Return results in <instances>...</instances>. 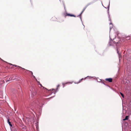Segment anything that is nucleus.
<instances>
[{
  "label": "nucleus",
  "instance_id": "f257e3e1",
  "mask_svg": "<svg viewBox=\"0 0 131 131\" xmlns=\"http://www.w3.org/2000/svg\"><path fill=\"white\" fill-rule=\"evenodd\" d=\"M123 114L126 113L131 114V107H122Z\"/></svg>",
  "mask_w": 131,
  "mask_h": 131
},
{
  "label": "nucleus",
  "instance_id": "f03ea898",
  "mask_svg": "<svg viewBox=\"0 0 131 131\" xmlns=\"http://www.w3.org/2000/svg\"><path fill=\"white\" fill-rule=\"evenodd\" d=\"M42 107H35V110L36 112H34L35 114L36 113L38 114V116L39 117L41 115V114Z\"/></svg>",
  "mask_w": 131,
  "mask_h": 131
},
{
  "label": "nucleus",
  "instance_id": "7ed1b4c3",
  "mask_svg": "<svg viewBox=\"0 0 131 131\" xmlns=\"http://www.w3.org/2000/svg\"><path fill=\"white\" fill-rule=\"evenodd\" d=\"M6 118L7 119V122L9 124L10 128L13 126V125L12 124L11 122L10 121L11 120V119L9 117L8 118L7 117Z\"/></svg>",
  "mask_w": 131,
  "mask_h": 131
},
{
  "label": "nucleus",
  "instance_id": "20e7f679",
  "mask_svg": "<svg viewBox=\"0 0 131 131\" xmlns=\"http://www.w3.org/2000/svg\"><path fill=\"white\" fill-rule=\"evenodd\" d=\"M35 126L36 127V130L37 131H39V122L38 121H36L35 124Z\"/></svg>",
  "mask_w": 131,
  "mask_h": 131
},
{
  "label": "nucleus",
  "instance_id": "39448f33",
  "mask_svg": "<svg viewBox=\"0 0 131 131\" xmlns=\"http://www.w3.org/2000/svg\"><path fill=\"white\" fill-rule=\"evenodd\" d=\"M92 3H88L84 7V8H83V10L82 11V12L81 13L80 15H81L82 13H83V12L86 9V8L89 5H91L92 4Z\"/></svg>",
  "mask_w": 131,
  "mask_h": 131
},
{
  "label": "nucleus",
  "instance_id": "423d86ee",
  "mask_svg": "<svg viewBox=\"0 0 131 131\" xmlns=\"http://www.w3.org/2000/svg\"><path fill=\"white\" fill-rule=\"evenodd\" d=\"M60 86V85H58L57 86V88L56 89V90H55L52 89L51 90H50V91H53V92H53V91H54V93H55L56 92V91H57L58 90V88Z\"/></svg>",
  "mask_w": 131,
  "mask_h": 131
},
{
  "label": "nucleus",
  "instance_id": "0eeeda50",
  "mask_svg": "<svg viewBox=\"0 0 131 131\" xmlns=\"http://www.w3.org/2000/svg\"><path fill=\"white\" fill-rule=\"evenodd\" d=\"M67 16H71V17H76V16L74 15L73 14H68V13H67L66 15H65V16H64L66 18Z\"/></svg>",
  "mask_w": 131,
  "mask_h": 131
},
{
  "label": "nucleus",
  "instance_id": "6e6552de",
  "mask_svg": "<svg viewBox=\"0 0 131 131\" xmlns=\"http://www.w3.org/2000/svg\"><path fill=\"white\" fill-rule=\"evenodd\" d=\"M105 80L109 82H112V79L111 78H106Z\"/></svg>",
  "mask_w": 131,
  "mask_h": 131
},
{
  "label": "nucleus",
  "instance_id": "1a4fd4ad",
  "mask_svg": "<svg viewBox=\"0 0 131 131\" xmlns=\"http://www.w3.org/2000/svg\"><path fill=\"white\" fill-rule=\"evenodd\" d=\"M10 129L11 131H17L15 127L14 126H13L10 128Z\"/></svg>",
  "mask_w": 131,
  "mask_h": 131
},
{
  "label": "nucleus",
  "instance_id": "9d476101",
  "mask_svg": "<svg viewBox=\"0 0 131 131\" xmlns=\"http://www.w3.org/2000/svg\"><path fill=\"white\" fill-rule=\"evenodd\" d=\"M129 116L128 115L126 116L125 117V118L123 119V120L124 121H125L126 120H127L129 119Z\"/></svg>",
  "mask_w": 131,
  "mask_h": 131
},
{
  "label": "nucleus",
  "instance_id": "9b49d317",
  "mask_svg": "<svg viewBox=\"0 0 131 131\" xmlns=\"http://www.w3.org/2000/svg\"><path fill=\"white\" fill-rule=\"evenodd\" d=\"M9 64L11 65H12V66L11 67V68H15L16 67H17L18 66H17V65H13L11 63H9Z\"/></svg>",
  "mask_w": 131,
  "mask_h": 131
},
{
  "label": "nucleus",
  "instance_id": "f8f14e48",
  "mask_svg": "<svg viewBox=\"0 0 131 131\" xmlns=\"http://www.w3.org/2000/svg\"><path fill=\"white\" fill-rule=\"evenodd\" d=\"M28 110H29L30 112H31V111L34 112V111L33 110L32 108H30L31 107H28Z\"/></svg>",
  "mask_w": 131,
  "mask_h": 131
},
{
  "label": "nucleus",
  "instance_id": "ddd939ff",
  "mask_svg": "<svg viewBox=\"0 0 131 131\" xmlns=\"http://www.w3.org/2000/svg\"><path fill=\"white\" fill-rule=\"evenodd\" d=\"M124 125L126 126V127L127 126H128L129 125V124L128 123L126 122H124Z\"/></svg>",
  "mask_w": 131,
  "mask_h": 131
},
{
  "label": "nucleus",
  "instance_id": "4468645a",
  "mask_svg": "<svg viewBox=\"0 0 131 131\" xmlns=\"http://www.w3.org/2000/svg\"><path fill=\"white\" fill-rule=\"evenodd\" d=\"M31 118V117L29 118L27 117H26V119H27V121L28 122H31V121L30 120Z\"/></svg>",
  "mask_w": 131,
  "mask_h": 131
},
{
  "label": "nucleus",
  "instance_id": "2eb2a0df",
  "mask_svg": "<svg viewBox=\"0 0 131 131\" xmlns=\"http://www.w3.org/2000/svg\"><path fill=\"white\" fill-rule=\"evenodd\" d=\"M14 79H13V78L12 77H11L9 78V79L8 80H7V81H11L12 80H13Z\"/></svg>",
  "mask_w": 131,
  "mask_h": 131
},
{
  "label": "nucleus",
  "instance_id": "dca6fc26",
  "mask_svg": "<svg viewBox=\"0 0 131 131\" xmlns=\"http://www.w3.org/2000/svg\"><path fill=\"white\" fill-rule=\"evenodd\" d=\"M84 80V78H82V79H80L79 81V82L78 83H80V82H81L83 80Z\"/></svg>",
  "mask_w": 131,
  "mask_h": 131
},
{
  "label": "nucleus",
  "instance_id": "f3484780",
  "mask_svg": "<svg viewBox=\"0 0 131 131\" xmlns=\"http://www.w3.org/2000/svg\"><path fill=\"white\" fill-rule=\"evenodd\" d=\"M120 94L122 96V97L124 98V94L122 93L121 92L120 93Z\"/></svg>",
  "mask_w": 131,
  "mask_h": 131
},
{
  "label": "nucleus",
  "instance_id": "a211bd4d",
  "mask_svg": "<svg viewBox=\"0 0 131 131\" xmlns=\"http://www.w3.org/2000/svg\"><path fill=\"white\" fill-rule=\"evenodd\" d=\"M39 117H37V121H38L39 122Z\"/></svg>",
  "mask_w": 131,
  "mask_h": 131
},
{
  "label": "nucleus",
  "instance_id": "6ab92c4d",
  "mask_svg": "<svg viewBox=\"0 0 131 131\" xmlns=\"http://www.w3.org/2000/svg\"><path fill=\"white\" fill-rule=\"evenodd\" d=\"M21 127H22V128L23 127H26L24 125H21Z\"/></svg>",
  "mask_w": 131,
  "mask_h": 131
},
{
  "label": "nucleus",
  "instance_id": "aec40b11",
  "mask_svg": "<svg viewBox=\"0 0 131 131\" xmlns=\"http://www.w3.org/2000/svg\"><path fill=\"white\" fill-rule=\"evenodd\" d=\"M25 127H24L22 128L24 130H25L26 128H25Z\"/></svg>",
  "mask_w": 131,
  "mask_h": 131
},
{
  "label": "nucleus",
  "instance_id": "412c9836",
  "mask_svg": "<svg viewBox=\"0 0 131 131\" xmlns=\"http://www.w3.org/2000/svg\"><path fill=\"white\" fill-rule=\"evenodd\" d=\"M18 67H19V68H21V69H24V70H25V69H24V68H21V67H19V66H18Z\"/></svg>",
  "mask_w": 131,
  "mask_h": 131
},
{
  "label": "nucleus",
  "instance_id": "4be33fe9",
  "mask_svg": "<svg viewBox=\"0 0 131 131\" xmlns=\"http://www.w3.org/2000/svg\"><path fill=\"white\" fill-rule=\"evenodd\" d=\"M29 71L31 73V74H32V75L33 74V73H32V71Z\"/></svg>",
  "mask_w": 131,
  "mask_h": 131
},
{
  "label": "nucleus",
  "instance_id": "5701e85b",
  "mask_svg": "<svg viewBox=\"0 0 131 131\" xmlns=\"http://www.w3.org/2000/svg\"><path fill=\"white\" fill-rule=\"evenodd\" d=\"M111 28H111V27H110V30H111Z\"/></svg>",
  "mask_w": 131,
  "mask_h": 131
},
{
  "label": "nucleus",
  "instance_id": "b1692460",
  "mask_svg": "<svg viewBox=\"0 0 131 131\" xmlns=\"http://www.w3.org/2000/svg\"><path fill=\"white\" fill-rule=\"evenodd\" d=\"M117 52L118 53V51H117Z\"/></svg>",
  "mask_w": 131,
  "mask_h": 131
},
{
  "label": "nucleus",
  "instance_id": "393cba45",
  "mask_svg": "<svg viewBox=\"0 0 131 131\" xmlns=\"http://www.w3.org/2000/svg\"><path fill=\"white\" fill-rule=\"evenodd\" d=\"M122 131H123V130H122Z\"/></svg>",
  "mask_w": 131,
  "mask_h": 131
}]
</instances>
